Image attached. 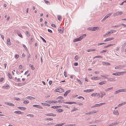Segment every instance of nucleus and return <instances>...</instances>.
Listing matches in <instances>:
<instances>
[{"label":"nucleus","mask_w":126,"mask_h":126,"mask_svg":"<svg viewBox=\"0 0 126 126\" xmlns=\"http://www.w3.org/2000/svg\"><path fill=\"white\" fill-rule=\"evenodd\" d=\"M50 113V115H51V116H53V117H55L56 116V115L55 114H54L52 113Z\"/></svg>","instance_id":"obj_52"},{"label":"nucleus","mask_w":126,"mask_h":126,"mask_svg":"<svg viewBox=\"0 0 126 126\" xmlns=\"http://www.w3.org/2000/svg\"><path fill=\"white\" fill-rule=\"evenodd\" d=\"M123 14V13L122 12L118 11L114 13L113 16H116L122 15Z\"/></svg>","instance_id":"obj_2"},{"label":"nucleus","mask_w":126,"mask_h":126,"mask_svg":"<svg viewBox=\"0 0 126 126\" xmlns=\"http://www.w3.org/2000/svg\"><path fill=\"white\" fill-rule=\"evenodd\" d=\"M19 55H18L16 54L15 56V57L16 59H17L18 58Z\"/></svg>","instance_id":"obj_58"},{"label":"nucleus","mask_w":126,"mask_h":126,"mask_svg":"<svg viewBox=\"0 0 126 126\" xmlns=\"http://www.w3.org/2000/svg\"><path fill=\"white\" fill-rule=\"evenodd\" d=\"M25 33L27 34V36H30V34L27 31H26L25 32Z\"/></svg>","instance_id":"obj_61"},{"label":"nucleus","mask_w":126,"mask_h":126,"mask_svg":"<svg viewBox=\"0 0 126 126\" xmlns=\"http://www.w3.org/2000/svg\"><path fill=\"white\" fill-rule=\"evenodd\" d=\"M108 18V17L107 16H105L103 18L101 21V22H103L105 20H106V19L107 18Z\"/></svg>","instance_id":"obj_34"},{"label":"nucleus","mask_w":126,"mask_h":126,"mask_svg":"<svg viewBox=\"0 0 126 126\" xmlns=\"http://www.w3.org/2000/svg\"><path fill=\"white\" fill-rule=\"evenodd\" d=\"M8 76L9 78L11 79H12V78L11 75L9 73H8Z\"/></svg>","instance_id":"obj_47"},{"label":"nucleus","mask_w":126,"mask_h":126,"mask_svg":"<svg viewBox=\"0 0 126 126\" xmlns=\"http://www.w3.org/2000/svg\"><path fill=\"white\" fill-rule=\"evenodd\" d=\"M58 31L60 33H63L64 31V30L63 29H59Z\"/></svg>","instance_id":"obj_33"},{"label":"nucleus","mask_w":126,"mask_h":126,"mask_svg":"<svg viewBox=\"0 0 126 126\" xmlns=\"http://www.w3.org/2000/svg\"><path fill=\"white\" fill-rule=\"evenodd\" d=\"M101 94V97L102 98L103 97L104 95H105L106 94V93L102 91L100 92Z\"/></svg>","instance_id":"obj_13"},{"label":"nucleus","mask_w":126,"mask_h":126,"mask_svg":"<svg viewBox=\"0 0 126 126\" xmlns=\"http://www.w3.org/2000/svg\"><path fill=\"white\" fill-rule=\"evenodd\" d=\"M120 24L118 25L112 26L111 27H112V28H114L115 27H120Z\"/></svg>","instance_id":"obj_56"},{"label":"nucleus","mask_w":126,"mask_h":126,"mask_svg":"<svg viewBox=\"0 0 126 126\" xmlns=\"http://www.w3.org/2000/svg\"><path fill=\"white\" fill-rule=\"evenodd\" d=\"M103 58V57L102 56H99V55H98L97 56H96L95 57H94L93 58Z\"/></svg>","instance_id":"obj_32"},{"label":"nucleus","mask_w":126,"mask_h":126,"mask_svg":"<svg viewBox=\"0 0 126 126\" xmlns=\"http://www.w3.org/2000/svg\"><path fill=\"white\" fill-rule=\"evenodd\" d=\"M64 103H65V104H76V102H64Z\"/></svg>","instance_id":"obj_14"},{"label":"nucleus","mask_w":126,"mask_h":126,"mask_svg":"<svg viewBox=\"0 0 126 126\" xmlns=\"http://www.w3.org/2000/svg\"><path fill=\"white\" fill-rule=\"evenodd\" d=\"M75 59L76 60H78V56L77 55L75 57Z\"/></svg>","instance_id":"obj_64"},{"label":"nucleus","mask_w":126,"mask_h":126,"mask_svg":"<svg viewBox=\"0 0 126 126\" xmlns=\"http://www.w3.org/2000/svg\"><path fill=\"white\" fill-rule=\"evenodd\" d=\"M97 94V93H95L91 94V95L92 96H96V95Z\"/></svg>","instance_id":"obj_37"},{"label":"nucleus","mask_w":126,"mask_h":126,"mask_svg":"<svg viewBox=\"0 0 126 126\" xmlns=\"http://www.w3.org/2000/svg\"><path fill=\"white\" fill-rule=\"evenodd\" d=\"M19 31L18 30H15L14 31V33H17L18 34V33H19Z\"/></svg>","instance_id":"obj_45"},{"label":"nucleus","mask_w":126,"mask_h":126,"mask_svg":"<svg viewBox=\"0 0 126 126\" xmlns=\"http://www.w3.org/2000/svg\"><path fill=\"white\" fill-rule=\"evenodd\" d=\"M120 92H126V88L120 89Z\"/></svg>","instance_id":"obj_31"},{"label":"nucleus","mask_w":126,"mask_h":126,"mask_svg":"<svg viewBox=\"0 0 126 126\" xmlns=\"http://www.w3.org/2000/svg\"><path fill=\"white\" fill-rule=\"evenodd\" d=\"M120 89L116 91L114 93V94H116L119 92H120Z\"/></svg>","instance_id":"obj_38"},{"label":"nucleus","mask_w":126,"mask_h":126,"mask_svg":"<svg viewBox=\"0 0 126 126\" xmlns=\"http://www.w3.org/2000/svg\"><path fill=\"white\" fill-rule=\"evenodd\" d=\"M57 17H58V19L60 21V19H61L62 18V16H61L58 15L57 16Z\"/></svg>","instance_id":"obj_44"},{"label":"nucleus","mask_w":126,"mask_h":126,"mask_svg":"<svg viewBox=\"0 0 126 126\" xmlns=\"http://www.w3.org/2000/svg\"><path fill=\"white\" fill-rule=\"evenodd\" d=\"M29 101L28 100H27L26 101H24L23 102V103L24 104H28L29 103Z\"/></svg>","instance_id":"obj_53"},{"label":"nucleus","mask_w":126,"mask_h":126,"mask_svg":"<svg viewBox=\"0 0 126 126\" xmlns=\"http://www.w3.org/2000/svg\"><path fill=\"white\" fill-rule=\"evenodd\" d=\"M91 79L92 80H98L100 79L98 77H93L91 78Z\"/></svg>","instance_id":"obj_10"},{"label":"nucleus","mask_w":126,"mask_h":126,"mask_svg":"<svg viewBox=\"0 0 126 126\" xmlns=\"http://www.w3.org/2000/svg\"><path fill=\"white\" fill-rule=\"evenodd\" d=\"M45 120H49V121H51L53 119L52 118H45Z\"/></svg>","instance_id":"obj_59"},{"label":"nucleus","mask_w":126,"mask_h":126,"mask_svg":"<svg viewBox=\"0 0 126 126\" xmlns=\"http://www.w3.org/2000/svg\"><path fill=\"white\" fill-rule=\"evenodd\" d=\"M111 15V13H110L107 14L106 16H107L108 17L110 16Z\"/></svg>","instance_id":"obj_63"},{"label":"nucleus","mask_w":126,"mask_h":126,"mask_svg":"<svg viewBox=\"0 0 126 126\" xmlns=\"http://www.w3.org/2000/svg\"><path fill=\"white\" fill-rule=\"evenodd\" d=\"M106 81H103L99 82V84L100 85H102L105 84L106 83Z\"/></svg>","instance_id":"obj_24"},{"label":"nucleus","mask_w":126,"mask_h":126,"mask_svg":"<svg viewBox=\"0 0 126 126\" xmlns=\"http://www.w3.org/2000/svg\"><path fill=\"white\" fill-rule=\"evenodd\" d=\"M57 99H63V98L62 96H59L57 98Z\"/></svg>","instance_id":"obj_60"},{"label":"nucleus","mask_w":126,"mask_h":126,"mask_svg":"<svg viewBox=\"0 0 126 126\" xmlns=\"http://www.w3.org/2000/svg\"><path fill=\"white\" fill-rule=\"evenodd\" d=\"M75 126V124H68L64 126Z\"/></svg>","instance_id":"obj_50"},{"label":"nucleus","mask_w":126,"mask_h":126,"mask_svg":"<svg viewBox=\"0 0 126 126\" xmlns=\"http://www.w3.org/2000/svg\"><path fill=\"white\" fill-rule=\"evenodd\" d=\"M56 110L58 112H63V110L61 109H56Z\"/></svg>","instance_id":"obj_21"},{"label":"nucleus","mask_w":126,"mask_h":126,"mask_svg":"<svg viewBox=\"0 0 126 126\" xmlns=\"http://www.w3.org/2000/svg\"><path fill=\"white\" fill-rule=\"evenodd\" d=\"M125 67V65H119L118 66H116L115 67V69H121L122 68H123Z\"/></svg>","instance_id":"obj_3"},{"label":"nucleus","mask_w":126,"mask_h":126,"mask_svg":"<svg viewBox=\"0 0 126 126\" xmlns=\"http://www.w3.org/2000/svg\"><path fill=\"white\" fill-rule=\"evenodd\" d=\"M33 107H35L37 108L40 109H43V108L41 106L37 105H33Z\"/></svg>","instance_id":"obj_11"},{"label":"nucleus","mask_w":126,"mask_h":126,"mask_svg":"<svg viewBox=\"0 0 126 126\" xmlns=\"http://www.w3.org/2000/svg\"><path fill=\"white\" fill-rule=\"evenodd\" d=\"M27 98L30 99H35V98L31 96H28L26 97Z\"/></svg>","instance_id":"obj_19"},{"label":"nucleus","mask_w":126,"mask_h":126,"mask_svg":"<svg viewBox=\"0 0 126 126\" xmlns=\"http://www.w3.org/2000/svg\"><path fill=\"white\" fill-rule=\"evenodd\" d=\"M27 60L29 62L30 61L29 58L31 57V55L30 53H28L27 55Z\"/></svg>","instance_id":"obj_25"},{"label":"nucleus","mask_w":126,"mask_h":126,"mask_svg":"<svg viewBox=\"0 0 126 126\" xmlns=\"http://www.w3.org/2000/svg\"><path fill=\"white\" fill-rule=\"evenodd\" d=\"M51 108L54 109H56L58 108V106H53L51 107Z\"/></svg>","instance_id":"obj_39"},{"label":"nucleus","mask_w":126,"mask_h":126,"mask_svg":"<svg viewBox=\"0 0 126 126\" xmlns=\"http://www.w3.org/2000/svg\"><path fill=\"white\" fill-rule=\"evenodd\" d=\"M44 1H45V3H47V5H49L50 4V2L48 1L47 0H44Z\"/></svg>","instance_id":"obj_36"},{"label":"nucleus","mask_w":126,"mask_h":126,"mask_svg":"<svg viewBox=\"0 0 126 126\" xmlns=\"http://www.w3.org/2000/svg\"><path fill=\"white\" fill-rule=\"evenodd\" d=\"M17 108L19 109L22 110H26V108L23 107H17Z\"/></svg>","instance_id":"obj_20"},{"label":"nucleus","mask_w":126,"mask_h":126,"mask_svg":"<svg viewBox=\"0 0 126 126\" xmlns=\"http://www.w3.org/2000/svg\"><path fill=\"white\" fill-rule=\"evenodd\" d=\"M110 31H108L105 34L103 35L104 36H108L110 35Z\"/></svg>","instance_id":"obj_26"},{"label":"nucleus","mask_w":126,"mask_h":126,"mask_svg":"<svg viewBox=\"0 0 126 126\" xmlns=\"http://www.w3.org/2000/svg\"><path fill=\"white\" fill-rule=\"evenodd\" d=\"M40 37L44 42L46 43V40L43 38L41 36H40Z\"/></svg>","instance_id":"obj_55"},{"label":"nucleus","mask_w":126,"mask_h":126,"mask_svg":"<svg viewBox=\"0 0 126 126\" xmlns=\"http://www.w3.org/2000/svg\"><path fill=\"white\" fill-rule=\"evenodd\" d=\"M18 35L21 38H23L22 35H21L20 33L19 32V33H18Z\"/></svg>","instance_id":"obj_51"},{"label":"nucleus","mask_w":126,"mask_h":126,"mask_svg":"<svg viewBox=\"0 0 126 126\" xmlns=\"http://www.w3.org/2000/svg\"><path fill=\"white\" fill-rule=\"evenodd\" d=\"M126 45V41L123 44L122 47H121L122 49H123Z\"/></svg>","instance_id":"obj_27"},{"label":"nucleus","mask_w":126,"mask_h":126,"mask_svg":"<svg viewBox=\"0 0 126 126\" xmlns=\"http://www.w3.org/2000/svg\"><path fill=\"white\" fill-rule=\"evenodd\" d=\"M110 33H113V32H116V31L115 30H110Z\"/></svg>","instance_id":"obj_42"},{"label":"nucleus","mask_w":126,"mask_h":126,"mask_svg":"<svg viewBox=\"0 0 126 126\" xmlns=\"http://www.w3.org/2000/svg\"><path fill=\"white\" fill-rule=\"evenodd\" d=\"M64 101V100L60 99L59 100L58 102L59 103H61L63 102Z\"/></svg>","instance_id":"obj_41"},{"label":"nucleus","mask_w":126,"mask_h":126,"mask_svg":"<svg viewBox=\"0 0 126 126\" xmlns=\"http://www.w3.org/2000/svg\"><path fill=\"white\" fill-rule=\"evenodd\" d=\"M106 79H107L108 81H110V82L114 81H115L114 79L112 78H106Z\"/></svg>","instance_id":"obj_18"},{"label":"nucleus","mask_w":126,"mask_h":126,"mask_svg":"<svg viewBox=\"0 0 126 126\" xmlns=\"http://www.w3.org/2000/svg\"><path fill=\"white\" fill-rule=\"evenodd\" d=\"M55 91L56 92L61 93L64 92V90L61 88H59L56 89Z\"/></svg>","instance_id":"obj_4"},{"label":"nucleus","mask_w":126,"mask_h":126,"mask_svg":"<svg viewBox=\"0 0 126 126\" xmlns=\"http://www.w3.org/2000/svg\"><path fill=\"white\" fill-rule=\"evenodd\" d=\"M126 103V101L125 102H123L122 103L119 104L118 105V106H119V107H120L122 105H125Z\"/></svg>","instance_id":"obj_29"},{"label":"nucleus","mask_w":126,"mask_h":126,"mask_svg":"<svg viewBox=\"0 0 126 126\" xmlns=\"http://www.w3.org/2000/svg\"><path fill=\"white\" fill-rule=\"evenodd\" d=\"M5 103V104L9 106H14L15 105L12 103H11L9 102H6Z\"/></svg>","instance_id":"obj_8"},{"label":"nucleus","mask_w":126,"mask_h":126,"mask_svg":"<svg viewBox=\"0 0 126 126\" xmlns=\"http://www.w3.org/2000/svg\"><path fill=\"white\" fill-rule=\"evenodd\" d=\"M94 90V89H90L87 90H83V91L84 92L86 93H89L91 92H93Z\"/></svg>","instance_id":"obj_5"},{"label":"nucleus","mask_w":126,"mask_h":126,"mask_svg":"<svg viewBox=\"0 0 126 126\" xmlns=\"http://www.w3.org/2000/svg\"><path fill=\"white\" fill-rule=\"evenodd\" d=\"M14 112L18 114H22V113H23L24 112H21L20 111H16Z\"/></svg>","instance_id":"obj_16"},{"label":"nucleus","mask_w":126,"mask_h":126,"mask_svg":"<svg viewBox=\"0 0 126 126\" xmlns=\"http://www.w3.org/2000/svg\"><path fill=\"white\" fill-rule=\"evenodd\" d=\"M120 75H123L124 74L126 73V71L121 72H120Z\"/></svg>","instance_id":"obj_57"},{"label":"nucleus","mask_w":126,"mask_h":126,"mask_svg":"<svg viewBox=\"0 0 126 126\" xmlns=\"http://www.w3.org/2000/svg\"><path fill=\"white\" fill-rule=\"evenodd\" d=\"M54 124L53 123H49L46 124V125L48 126H51L52 125H54Z\"/></svg>","instance_id":"obj_40"},{"label":"nucleus","mask_w":126,"mask_h":126,"mask_svg":"<svg viewBox=\"0 0 126 126\" xmlns=\"http://www.w3.org/2000/svg\"><path fill=\"white\" fill-rule=\"evenodd\" d=\"M114 39V38L113 37L106 38L104 41L105 42H107Z\"/></svg>","instance_id":"obj_6"},{"label":"nucleus","mask_w":126,"mask_h":126,"mask_svg":"<svg viewBox=\"0 0 126 126\" xmlns=\"http://www.w3.org/2000/svg\"><path fill=\"white\" fill-rule=\"evenodd\" d=\"M86 36V34H84L82 35L81 36H80V38L81 40L82 39L84 38H85Z\"/></svg>","instance_id":"obj_28"},{"label":"nucleus","mask_w":126,"mask_h":126,"mask_svg":"<svg viewBox=\"0 0 126 126\" xmlns=\"http://www.w3.org/2000/svg\"><path fill=\"white\" fill-rule=\"evenodd\" d=\"M46 102L47 103H49V104H52V101H46Z\"/></svg>","instance_id":"obj_43"},{"label":"nucleus","mask_w":126,"mask_h":126,"mask_svg":"<svg viewBox=\"0 0 126 126\" xmlns=\"http://www.w3.org/2000/svg\"><path fill=\"white\" fill-rule=\"evenodd\" d=\"M65 123H63L61 124H59L55 125L54 126H62L65 124Z\"/></svg>","instance_id":"obj_22"},{"label":"nucleus","mask_w":126,"mask_h":126,"mask_svg":"<svg viewBox=\"0 0 126 126\" xmlns=\"http://www.w3.org/2000/svg\"><path fill=\"white\" fill-rule=\"evenodd\" d=\"M77 81L78 82L79 84H82V82L80 80L77 79Z\"/></svg>","instance_id":"obj_46"},{"label":"nucleus","mask_w":126,"mask_h":126,"mask_svg":"<svg viewBox=\"0 0 126 126\" xmlns=\"http://www.w3.org/2000/svg\"><path fill=\"white\" fill-rule=\"evenodd\" d=\"M7 43L9 46H11V43L10 41V38H9L7 40Z\"/></svg>","instance_id":"obj_15"},{"label":"nucleus","mask_w":126,"mask_h":126,"mask_svg":"<svg viewBox=\"0 0 126 126\" xmlns=\"http://www.w3.org/2000/svg\"><path fill=\"white\" fill-rule=\"evenodd\" d=\"M29 66H30L31 67V69L33 70L35 69V68L33 66V65H31V64H30L29 65Z\"/></svg>","instance_id":"obj_35"},{"label":"nucleus","mask_w":126,"mask_h":126,"mask_svg":"<svg viewBox=\"0 0 126 126\" xmlns=\"http://www.w3.org/2000/svg\"><path fill=\"white\" fill-rule=\"evenodd\" d=\"M117 124V123H113L110 124L109 126H112L114 125H116V124Z\"/></svg>","instance_id":"obj_30"},{"label":"nucleus","mask_w":126,"mask_h":126,"mask_svg":"<svg viewBox=\"0 0 126 126\" xmlns=\"http://www.w3.org/2000/svg\"><path fill=\"white\" fill-rule=\"evenodd\" d=\"M113 113L114 114L117 115H118L119 114L118 111L117 110H115L113 112Z\"/></svg>","instance_id":"obj_17"},{"label":"nucleus","mask_w":126,"mask_h":126,"mask_svg":"<svg viewBox=\"0 0 126 126\" xmlns=\"http://www.w3.org/2000/svg\"><path fill=\"white\" fill-rule=\"evenodd\" d=\"M81 39L80 38V37H78V38H76L74 39L73 40V42H76L78 41H80L81 40Z\"/></svg>","instance_id":"obj_7"},{"label":"nucleus","mask_w":126,"mask_h":126,"mask_svg":"<svg viewBox=\"0 0 126 126\" xmlns=\"http://www.w3.org/2000/svg\"><path fill=\"white\" fill-rule=\"evenodd\" d=\"M102 63L103 65L107 66L110 65V63L107 62H102Z\"/></svg>","instance_id":"obj_9"},{"label":"nucleus","mask_w":126,"mask_h":126,"mask_svg":"<svg viewBox=\"0 0 126 126\" xmlns=\"http://www.w3.org/2000/svg\"><path fill=\"white\" fill-rule=\"evenodd\" d=\"M64 74L65 77H66L67 76V72H64Z\"/></svg>","instance_id":"obj_62"},{"label":"nucleus","mask_w":126,"mask_h":126,"mask_svg":"<svg viewBox=\"0 0 126 126\" xmlns=\"http://www.w3.org/2000/svg\"><path fill=\"white\" fill-rule=\"evenodd\" d=\"M14 99L15 100H16L19 101L20 100V98L17 97H15Z\"/></svg>","instance_id":"obj_54"},{"label":"nucleus","mask_w":126,"mask_h":126,"mask_svg":"<svg viewBox=\"0 0 126 126\" xmlns=\"http://www.w3.org/2000/svg\"><path fill=\"white\" fill-rule=\"evenodd\" d=\"M71 91V90H68L67 91H66L64 93V96L66 97L67 96V94L69 93H70V92Z\"/></svg>","instance_id":"obj_12"},{"label":"nucleus","mask_w":126,"mask_h":126,"mask_svg":"<svg viewBox=\"0 0 126 126\" xmlns=\"http://www.w3.org/2000/svg\"><path fill=\"white\" fill-rule=\"evenodd\" d=\"M78 110V109H77V108H74L71 111V112L74 111L76 110Z\"/></svg>","instance_id":"obj_49"},{"label":"nucleus","mask_w":126,"mask_h":126,"mask_svg":"<svg viewBox=\"0 0 126 126\" xmlns=\"http://www.w3.org/2000/svg\"><path fill=\"white\" fill-rule=\"evenodd\" d=\"M113 88V87H111L110 88H109L105 90V91L106 92H107L110 90H112Z\"/></svg>","instance_id":"obj_23"},{"label":"nucleus","mask_w":126,"mask_h":126,"mask_svg":"<svg viewBox=\"0 0 126 126\" xmlns=\"http://www.w3.org/2000/svg\"><path fill=\"white\" fill-rule=\"evenodd\" d=\"M44 106H46L48 107H49L50 106V105L49 104H48L46 103H44Z\"/></svg>","instance_id":"obj_48"},{"label":"nucleus","mask_w":126,"mask_h":126,"mask_svg":"<svg viewBox=\"0 0 126 126\" xmlns=\"http://www.w3.org/2000/svg\"><path fill=\"white\" fill-rule=\"evenodd\" d=\"M100 28L99 27H89L87 28V30L89 31H94L96 30H100Z\"/></svg>","instance_id":"obj_1"}]
</instances>
